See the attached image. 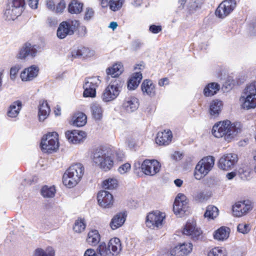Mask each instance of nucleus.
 <instances>
[{
  "label": "nucleus",
  "instance_id": "nucleus-62",
  "mask_svg": "<svg viewBox=\"0 0 256 256\" xmlns=\"http://www.w3.org/2000/svg\"><path fill=\"white\" fill-rule=\"evenodd\" d=\"M252 172L256 174V152L254 154L253 162H252Z\"/></svg>",
  "mask_w": 256,
  "mask_h": 256
},
{
  "label": "nucleus",
  "instance_id": "nucleus-38",
  "mask_svg": "<svg viewBox=\"0 0 256 256\" xmlns=\"http://www.w3.org/2000/svg\"><path fill=\"white\" fill-rule=\"evenodd\" d=\"M92 117L96 120H100L102 117L103 109L102 106L98 103H92L90 106Z\"/></svg>",
  "mask_w": 256,
  "mask_h": 256
},
{
  "label": "nucleus",
  "instance_id": "nucleus-6",
  "mask_svg": "<svg viewBox=\"0 0 256 256\" xmlns=\"http://www.w3.org/2000/svg\"><path fill=\"white\" fill-rule=\"evenodd\" d=\"M58 146V134L56 132H49L43 136L40 147L44 152L52 153L56 151Z\"/></svg>",
  "mask_w": 256,
  "mask_h": 256
},
{
  "label": "nucleus",
  "instance_id": "nucleus-49",
  "mask_svg": "<svg viewBox=\"0 0 256 256\" xmlns=\"http://www.w3.org/2000/svg\"><path fill=\"white\" fill-rule=\"evenodd\" d=\"M124 2V0H110L109 6L111 10L116 12L121 8Z\"/></svg>",
  "mask_w": 256,
  "mask_h": 256
},
{
  "label": "nucleus",
  "instance_id": "nucleus-57",
  "mask_svg": "<svg viewBox=\"0 0 256 256\" xmlns=\"http://www.w3.org/2000/svg\"><path fill=\"white\" fill-rule=\"evenodd\" d=\"M169 84V80L168 78H164L160 79L158 82V84L160 86H164Z\"/></svg>",
  "mask_w": 256,
  "mask_h": 256
},
{
  "label": "nucleus",
  "instance_id": "nucleus-35",
  "mask_svg": "<svg viewBox=\"0 0 256 256\" xmlns=\"http://www.w3.org/2000/svg\"><path fill=\"white\" fill-rule=\"evenodd\" d=\"M50 108L46 101L40 102L39 106L38 117L40 121H44L50 112Z\"/></svg>",
  "mask_w": 256,
  "mask_h": 256
},
{
  "label": "nucleus",
  "instance_id": "nucleus-63",
  "mask_svg": "<svg viewBox=\"0 0 256 256\" xmlns=\"http://www.w3.org/2000/svg\"><path fill=\"white\" fill-rule=\"evenodd\" d=\"M196 200L201 202L204 198V196L202 192H198L195 196Z\"/></svg>",
  "mask_w": 256,
  "mask_h": 256
},
{
  "label": "nucleus",
  "instance_id": "nucleus-23",
  "mask_svg": "<svg viewBox=\"0 0 256 256\" xmlns=\"http://www.w3.org/2000/svg\"><path fill=\"white\" fill-rule=\"evenodd\" d=\"M140 105L138 99L134 96L126 98L122 104L123 109L127 112H132L136 111Z\"/></svg>",
  "mask_w": 256,
  "mask_h": 256
},
{
  "label": "nucleus",
  "instance_id": "nucleus-52",
  "mask_svg": "<svg viewBox=\"0 0 256 256\" xmlns=\"http://www.w3.org/2000/svg\"><path fill=\"white\" fill-rule=\"evenodd\" d=\"M130 164L128 163L123 164L119 167L118 170L120 174H124L129 171L130 169Z\"/></svg>",
  "mask_w": 256,
  "mask_h": 256
},
{
  "label": "nucleus",
  "instance_id": "nucleus-46",
  "mask_svg": "<svg viewBox=\"0 0 256 256\" xmlns=\"http://www.w3.org/2000/svg\"><path fill=\"white\" fill-rule=\"evenodd\" d=\"M238 172L242 179L246 180L250 177L252 170L248 166H244L238 170Z\"/></svg>",
  "mask_w": 256,
  "mask_h": 256
},
{
  "label": "nucleus",
  "instance_id": "nucleus-64",
  "mask_svg": "<svg viewBox=\"0 0 256 256\" xmlns=\"http://www.w3.org/2000/svg\"><path fill=\"white\" fill-rule=\"evenodd\" d=\"M145 66L144 63H140L139 64H136L135 65L134 67V69L135 70H142L144 69Z\"/></svg>",
  "mask_w": 256,
  "mask_h": 256
},
{
  "label": "nucleus",
  "instance_id": "nucleus-15",
  "mask_svg": "<svg viewBox=\"0 0 256 256\" xmlns=\"http://www.w3.org/2000/svg\"><path fill=\"white\" fill-rule=\"evenodd\" d=\"M182 232L184 234L190 236L193 240L198 239L202 234L201 230L198 228L196 222L194 220H189L184 226Z\"/></svg>",
  "mask_w": 256,
  "mask_h": 256
},
{
  "label": "nucleus",
  "instance_id": "nucleus-50",
  "mask_svg": "<svg viewBox=\"0 0 256 256\" xmlns=\"http://www.w3.org/2000/svg\"><path fill=\"white\" fill-rule=\"evenodd\" d=\"M21 68V66L20 64H16L12 66L10 70V78L12 80H15L18 76V74L19 70Z\"/></svg>",
  "mask_w": 256,
  "mask_h": 256
},
{
  "label": "nucleus",
  "instance_id": "nucleus-61",
  "mask_svg": "<svg viewBox=\"0 0 256 256\" xmlns=\"http://www.w3.org/2000/svg\"><path fill=\"white\" fill-rule=\"evenodd\" d=\"M116 159L118 161H122L124 158V155L122 152H116Z\"/></svg>",
  "mask_w": 256,
  "mask_h": 256
},
{
  "label": "nucleus",
  "instance_id": "nucleus-17",
  "mask_svg": "<svg viewBox=\"0 0 256 256\" xmlns=\"http://www.w3.org/2000/svg\"><path fill=\"white\" fill-rule=\"evenodd\" d=\"M98 202L100 206L105 208L112 207L114 204L112 195L108 192L102 190L97 195Z\"/></svg>",
  "mask_w": 256,
  "mask_h": 256
},
{
  "label": "nucleus",
  "instance_id": "nucleus-4",
  "mask_svg": "<svg viewBox=\"0 0 256 256\" xmlns=\"http://www.w3.org/2000/svg\"><path fill=\"white\" fill-rule=\"evenodd\" d=\"M92 160L94 164L104 171L110 170L114 166V161L112 154L104 150H96L94 153Z\"/></svg>",
  "mask_w": 256,
  "mask_h": 256
},
{
  "label": "nucleus",
  "instance_id": "nucleus-20",
  "mask_svg": "<svg viewBox=\"0 0 256 256\" xmlns=\"http://www.w3.org/2000/svg\"><path fill=\"white\" fill-rule=\"evenodd\" d=\"M65 136L70 142L77 144L82 142L86 134L82 130H71L66 131Z\"/></svg>",
  "mask_w": 256,
  "mask_h": 256
},
{
  "label": "nucleus",
  "instance_id": "nucleus-26",
  "mask_svg": "<svg viewBox=\"0 0 256 256\" xmlns=\"http://www.w3.org/2000/svg\"><path fill=\"white\" fill-rule=\"evenodd\" d=\"M230 228L226 226H221L213 233L214 238L219 242L226 240L230 236Z\"/></svg>",
  "mask_w": 256,
  "mask_h": 256
},
{
  "label": "nucleus",
  "instance_id": "nucleus-29",
  "mask_svg": "<svg viewBox=\"0 0 256 256\" xmlns=\"http://www.w3.org/2000/svg\"><path fill=\"white\" fill-rule=\"evenodd\" d=\"M126 215L124 213L120 212L115 215L112 219L110 226L113 230L122 226L126 220Z\"/></svg>",
  "mask_w": 256,
  "mask_h": 256
},
{
  "label": "nucleus",
  "instance_id": "nucleus-30",
  "mask_svg": "<svg viewBox=\"0 0 256 256\" xmlns=\"http://www.w3.org/2000/svg\"><path fill=\"white\" fill-rule=\"evenodd\" d=\"M108 248L112 256L118 254L122 250L120 240L117 238L110 239L108 244Z\"/></svg>",
  "mask_w": 256,
  "mask_h": 256
},
{
  "label": "nucleus",
  "instance_id": "nucleus-40",
  "mask_svg": "<svg viewBox=\"0 0 256 256\" xmlns=\"http://www.w3.org/2000/svg\"><path fill=\"white\" fill-rule=\"evenodd\" d=\"M55 252L52 247L48 246L45 250L38 248L34 252L32 256H54Z\"/></svg>",
  "mask_w": 256,
  "mask_h": 256
},
{
  "label": "nucleus",
  "instance_id": "nucleus-5",
  "mask_svg": "<svg viewBox=\"0 0 256 256\" xmlns=\"http://www.w3.org/2000/svg\"><path fill=\"white\" fill-rule=\"evenodd\" d=\"M134 168L135 170L141 168L142 172L146 176H154L160 172L161 166L156 160H145L142 163L140 161L136 162Z\"/></svg>",
  "mask_w": 256,
  "mask_h": 256
},
{
  "label": "nucleus",
  "instance_id": "nucleus-39",
  "mask_svg": "<svg viewBox=\"0 0 256 256\" xmlns=\"http://www.w3.org/2000/svg\"><path fill=\"white\" fill-rule=\"evenodd\" d=\"M83 4L76 0H72L68 5V11L72 14L80 13L82 10Z\"/></svg>",
  "mask_w": 256,
  "mask_h": 256
},
{
  "label": "nucleus",
  "instance_id": "nucleus-56",
  "mask_svg": "<svg viewBox=\"0 0 256 256\" xmlns=\"http://www.w3.org/2000/svg\"><path fill=\"white\" fill-rule=\"evenodd\" d=\"M28 6L32 9L38 8V0H28Z\"/></svg>",
  "mask_w": 256,
  "mask_h": 256
},
{
  "label": "nucleus",
  "instance_id": "nucleus-45",
  "mask_svg": "<svg viewBox=\"0 0 256 256\" xmlns=\"http://www.w3.org/2000/svg\"><path fill=\"white\" fill-rule=\"evenodd\" d=\"M56 190L54 186H45L41 190V194L44 198H52L54 196Z\"/></svg>",
  "mask_w": 256,
  "mask_h": 256
},
{
  "label": "nucleus",
  "instance_id": "nucleus-51",
  "mask_svg": "<svg viewBox=\"0 0 256 256\" xmlns=\"http://www.w3.org/2000/svg\"><path fill=\"white\" fill-rule=\"evenodd\" d=\"M237 230L239 232L242 234H246L250 231V227L248 224L242 223L238 224Z\"/></svg>",
  "mask_w": 256,
  "mask_h": 256
},
{
  "label": "nucleus",
  "instance_id": "nucleus-1",
  "mask_svg": "<svg viewBox=\"0 0 256 256\" xmlns=\"http://www.w3.org/2000/svg\"><path fill=\"white\" fill-rule=\"evenodd\" d=\"M242 129L240 122L226 120L216 123L212 127V133L216 138H224L226 141L230 142L241 132Z\"/></svg>",
  "mask_w": 256,
  "mask_h": 256
},
{
  "label": "nucleus",
  "instance_id": "nucleus-48",
  "mask_svg": "<svg viewBox=\"0 0 256 256\" xmlns=\"http://www.w3.org/2000/svg\"><path fill=\"white\" fill-rule=\"evenodd\" d=\"M96 254V256H107L108 254H111L105 243H102L99 245Z\"/></svg>",
  "mask_w": 256,
  "mask_h": 256
},
{
  "label": "nucleus",
  "instance_id": "nucleus-34",
  "mask_svg": "<svg viewBox=\"0 0 256 256\" xmlns=\"http://www.w3.org/2000/svg\"><path fill=\"white\" fill-rule=\"evenodd\" d=\"M22 14L18 10L8 4L4 13V17L8 21H14Z\"/></svg>",
  "mask_w": 256,
  "mask_h": 256
},
{
  "label": "nucleus",
  "instance_id": "nucleus-36",
  "mask_svg": "<svg viewBox=\"0 0 256 256\" xmlns=\"http://www.w3.org/2000/svg\"><path fill=\"white\" fill-rule=\"evenodd\" d=\"M220 88V85L218 83L210 82L204 88V94L206 96H212L217 93Z\"/></svg>",
  "mask_w": 256,
  "mask_h": 256
},
{
  "label": "nucleus",
  "instance_id": "nucleus-9",
  "mask_svg": "<svg viewBox=\"0 0 256 256\" xmlns=\"http://www.w3.org/2000/svg\"><path fill=\"white\" fill-rule=\"evenodd\" d=\"M165 217V214L158 210L150 212L146 216V226L152 229L160 228L162 226Z\"/></svg>",
  "mask_w": 256,
  "mask_h": 256
},
{
  "label": "nucleus",
  "instance_id": "nucleus-12",
  "mask_svg": "<svg viewBox=\"0 0 256 256\" xmlns=\"http://www.w3.org/2000/svg\"><path fill=\"white\" fill-rule=\"evenodd\" d=\"M188 208V200L185 195L178 194L176 198L173 210L174 213L179 216L184 214Z\"/></svg>",
  "mask_w": 256,
  "mask_h": 256
},
{
  "label": "nucleus",
  "instance_id": "nucleus-55",
  "mask_svg": "<svg viewBox=\"0 0 256 256\" xmlns=\"http://www.w3.org/2000/svg\"><path fill=\"white\" fill-rule=\"evenodd\" d=\"M150 32L153 34H158L162 31V27L160 26L152 25L149 28Z\"/></svg>",
  "mask_w": 256,
  "mask_h": 256
},
{
  "label": "nucleus",
  "instance_id": "nucleus-59",
  "mask_svg": "<svg viewBox=\"0 0 256 256\" xmlns=\"http://www.w3.org/2000/svg\"><path fill=\"white\" fill-rule=\"evenodd\" d=\"M46 6L50 10H55L54 3L52 0H46Z\"/></svg>",
  "mask_w": 256,
  "mask_h": 256
},
{
  "label": "nucleus",
  "instance_id": "nucleus-18",
  "mask_svg": "<svg viewBox=\"0 0 256 256\" xmlns=\"http://www.w3.org/2000/svg\"><path fill=\"white\" fill-rule=\"evenodd\" d=\"M192 247L190 242L180 244L171 250L170 254L174 256H187L192 252Z\"/></svg>",
  "mask_w": 256,
  "mask_h": 256
},
{
  "label": "nucleus",
  "instance_id": "nucleus-16",
  "mask_svg": "<svg viewBox=\"0 0 256 256\" xmlns=\"http://www.w3.org/2000/svg\"><path fill=\"white\" fill-rule=\"evenodd\" d=\"M38 48L37 45L26 43L20 50L18 58L21 60H24L28 56L34 58L36 56Z\"/></svg>",
  "mask_w": 256,
  "mask_h": 256
},
{
  "label": "nucleus",
  "instance_id": "nucleus-58",
  "mask_svg": "<svg viewBox=\"0 0 256 256\" xmlns=\"http://www.w3.org/2000/svg\"><path fill=\"white\" fill-rule=\"evenodd\" d=\"M84 256H96V254L94 250L89 248L85 252Z\"/></svg>",
  "mask_w": 256,
  "mask_h": 256
},
{
  "label": "nucleus",
  "instance_id": "nucleus-31",
  "mask_svg": "<svg viewBox=\"0 0 256 256\" xmlns=\"http://www.w3.org/2000/svg\"><path fill=\"white\" fill-rule=\"evenodd\" d=\"M100 240V235L98 230H91L88 232L86 239V242L88 244L95 246L99 243Z\"/></svg>",
  "mask_w": 256,
  "mask_h": 256
},
{
  "label": "nucleus",
  "instance_id": "nucleus-47",
  "mask_svg": "<svg viewBox=\"0 0 256 256\" xmlns=\"http://www.w3.org/2000/svg\"><path fill=\"white\" fill-rule=\"evenodd\" d=\"M208 256H226V252L222 248L215 247L208 252Z\"/></svg>",
  "mask_w": 256,
  "mask_h": 256
},
{
  "label": "nucleus",
  "instance_id": "nucleus-19",
  "mask_svg": "<svg viewBox=\"0 0 256 256\" xmlns=\"http://www.w3.org/2000/svg\"><path fill=\"white\" fill-rule=\"evenodd\" d=\"M72 22L71 23L67 22H61L57 30V36L60 39H63L68 35L73 34L75 26L72 24Z\"/></svg>",
  "mask_w": 256,
  "mask_h": 256
},
{
  "label": "nucleus",
  "instance_id": "nucleus-2",
  "mask_svg": "<svg viewBox=\"0 0 256 256\" xmlns=\"http://www.w3.org/2000/svg\"><path fill=\"white\" fill-rule=\"evenodd\" d=\"M240 108L250 110L256 108V82L248 84L244 89L239 98Z\"/></svg>",
  "mask_w": 256,
  "mask_h": 256
},
{
  "label": "nucleus",
  "instance_id": "nucleus-8",
  "mask_svg": "<svg viewBox=\"0 0 256 256\" xmlns=\"http://www.w3.org/2000/svg\"><path fill=\"white\" fill-rule=\"evenodd\" d=\"M121 90V82L118 80L112 82L103 91L101 98L104 102H109L114 100Z\"/></svg>",
  "mask_w": 256,
  "mask_h": 256
},
{
  "label": "nucleus",
  "instance_id": "nucleus-24",
  "mask_svg": "<svg viewBox=\"0 0 256 256\" xmlns=\"http://www.w3.org/2000/svg\"><path fill=\"white\" fill-rule=\"evenodd\" d=\"M95 52L88 48L81 47L72 50L71 56L74 58H86L94 56Z\"/></svg>",
  "mask_w": 256,
  "mask_h": 256
},
{
  "label": "nucleus",
  "instance_id": "nucleus-7",
  "mask_svg": "<svg viewBox=\"0 0 256 256\" xmlns=\"http://www.w3.org/2000/svg\"><path fill=\"white\" fill-rule=\"evenodd\" d=\"M214 159L209 156L202 159L195 168L194 177L196 180H200L206 176L214 166Z\"/></svg>",
  "mask_w": 256,
  "mask_h": 256
},
{
  "label": "nucleus",
  "instance_id": "nucleus-3",
  "mask_svg": "<svg viewBox=\"0 0 256 256\" xmlns=\"http://www.w3.org/2000/svg\"><path fill=\"white\" fill-rule=\"evenodd\" d=\"M84 168L80 163L71 166L63 176V183L68 188H72L80 180L84 174Z\"/></svg>",
  "mask_w": 256,
  "mask_h": 256
},
{
  "label": "nucleus",
  "instance_id": "nucleus-43",
  "mask_svg": "<svg viewBox=\"0 0 256 256\" xmlns=\"http://www.w3.org/2000/svg\"><path fill=\"white\" fill-rule=\"evenodd\" d=\"M218 214V208L214 206H208L206 208L204 216L208 219H214Z\"/></svg>",
  "mask_w": 256,
  "mask_h": 256
},
{
  "label": "nucleus",
  "instance_id": "nucleus-33",
  "mask_svg": "<svg viewBox=\"0 0 256 256\" xmlns=\"http://www.w3.org/2000/svg\"><path fill=\"white\" fill-rule=\"evenodd\" d=\"M87 118L82 112L75 114L72 117V124L76 126L80 127L84 126L86 123Z\"/></svg>",
  "mask_w": 256,
  "mask_h": 256
},
{
  "label": "nucleus",
  "instance_id": "nucleus-41",
  "mask_svg": "<svg viewBox=\"0 0 256 256\" xmlns=\"http://www.w3.org/2000/svg\"><path fill=\"white\" fill-rule=\"evenodd\" d=\"M86 228V223L84 219L80 218L76 220L73 226V230L75 233L80 234Z\"/></svg>",
  "mask_w": 256,
  "mask_h": 256
},
{
  "label": "nucleus",
  "instance_id": "nucleus-54",
  "mask_svg": "<svg viewBox=\"0 0 256 256\" xmlns=\"http://www.w3.org/2000/svg\"><path fill=\"white\" fill-rule=\"evenodd\" d=\"M94 12L92 8H87L85 12L84 19L86 20H89L94 16Z\"/></svg>",
  "mask_w": 256,
  "mask_h": 256
},
{
  "label": "nucleus",
  "instance_id": "nucleus-10",
  "mask_svg": "<svg viewBox=\"0 0 256 256\" xmlns=\"http://www.w3.org/2000/svg\"><path fill=\"white\" fill-rule=\"evenodd\" d=\"M99 76H94L85 80L84 84V97H94L96 94V88L100 83Z\"/></svg>",
  "mask_w": 256,
  "mask_h": 256
},
{
  "label": "nucleus",
  "instance_id": "nucleus-42",
  "mask_svg": "<svg viewBox=\"0 0 256 256\" xmlns=\"http://www.w3.org/2000/svg\"><path fill=\"white\" fill-rule=\"evenodd\" d=\"M8 4L22 14L26 4L24 0H10Z\"/></svg>",
  "mask_w": 256,
  "mask_h": 256
},
{
  "label": "nucleus",
  "instance_id": "nucleus-21",
  "mask_svg": "<svg viewBox=\"0 0 256 256\" xmlns=\"http://www.w3.org/2000/svg\"><path fill=\"white\" fill-rule=\"evenodd\" d=\"M140 88L142 94L144 96L153 98L156 94V86L150 79H146L143 80L140 86Z\"/></svg>",
  "mask_w": 256,
  "mask_h": 256
},
{
  "label": "nucleus",
  "instance_id": "nucleus-32",
  "mask_svg": "<svg viewBox=\"0 0 256 256\" xmlns=\"http://www.w3.org/2000/svg\"><path fill=\"white\" fill-rule=\"evenodd\" d=\"M124 70L123 66L120 62L116 63L112 66L109 67L106 70V72L108 76L112 78L118 76Z\"/></svg>",
  "mask_w": 256,
  "mask_h": 256
},
{
  "label": "nucleus",
  "instance_id": "nucleus-11",
  "mask_svg": "<svg viewBox=\"0 0 256 256\" xmlns=\"http://www.w3.org/2000/svg\"><path fill=\"white\" fill-rule=\"evenodd\" d=\"M235 0H225L216 8V14L220 18H224L232 12L236 6Z\"/></svg>",
  "mask_w": 256,
  "mask_h": 256
},
{
  "label": "nucleus",
  "instance_id": "nucleus-25",
  "mask_svg": "<svg viewBox=\"0 0 256 256\" xmlns=\"http://www.w3.org/2000/svg\"><path fill=\"white\" fill-rule=\"evenodd\" d=\"M172 138V132L169 130H166L158 133L156 142L159 145L166 146L171 142Z\"/></svg>",
  "mask_w": 256,
  "mask_h": 256
},
{
  "label": "nucleus",
  "instance_id": "nucleus-53",
  "mask_svg": "<svg viewBox=\"0 0 256 256\" xmlns=\"http://www.w3.org/2000/svg\"><path fill=\"white\" fill-rule=\"evenodd\" d=\"M66 2L64 0H61L56 5L55 11L57 13H62L66 8Z\"/></svg>",
  "mask_w": 256,
  "mask_h": 256
},
{
  "label": "nucleus",
  "instance_id": "nucleus-22",
  "mask_svg": "<svg viewBox=\"0 0 256 256\" xmlns=\"http://www.w3.org/2000/svg\"><path fill=\"white\" fill-rule=\"evenodd\" d=\"M38 68L32 65L24 68L20 74V78L22 82H28L32 80L38 74Z\"/></svg>",
  "mask_w": 256,
  "mask_h": 256
},
{
  "label": "nucleus",
  "instance_id": "nucleus-44",
  "mask_svg": "<svg viewBox=\"0 0 256 256\" xmlns=\"http://www.w3.org/2000/svg\"><path fill=\"white\" fill-rule=\"evenodd\" d=\"M118 186V181L114 178H108L102 182V187L105 189L113 190Z\"/></svg>",
  "mask_w": 256,
  "mask_h": 256
},
{
  "label": "nucleus",
  "instance_id": "nucleus-28",
  "mask_svg": "<svg viewBox=\"0 0 256 256\" xmlns=\"http://www.w3.org/2000/svg\"><path fill=\"white\" fill-rule=\"evenodd\" d=\"M223 104L222 101L214 100L210 104L209 112L211 116L216 118L220 113L222 108Z\"/></svg>",
  "mask_w": 256,
  "mask_h": 256
},
{
  "label": "nucleus",
  "instance_id": "nucleus-37",
  "mask_svg": "<svg viewBox=\"0 0 256 256\" xmlns=\"http://www.w3.org/2000/svg\"><path fill=\"white\" fill-rule=\"evenodd\" d=\"M22 106V102L20 100H16L12 102L10 106L8 112V116L10 118L16 117L20 112Z\"/></svg>",
  "mask_w": 256,
  "mask_h": 256
},
{
  "label": "nucleus",
  "instance_id": "nucleus-27",
  "mask_svg": "<svg viewBox=\"0 0 256 256\" xmlns=\"http://www.w3.org/2000/svg\"><path fill=\"white\" fill-rule=\"evenodd\" d=\"M142 78V76L140 72H136L134 73L128 81V88L130 90H136Z\"/></svg>",
  "mask_w": 256,
  "mask_h": 256
},
{
  "label": "nucleus",
  "instance_id": "nucleus-60",
  "mask_svg": "<svg viewBox=\"0 0 256 256\" xmlns=\"http://www.w3.org/2000/svg\"><path fill=\"white\" fill-rule=\"evenodd\" d=\"M142 45L143 43L141 41L139 40H136L134 42L132 46L135 50H138L140 48Z\"/></svg>",
  "mask_w": 256,
  "mask_h": 256
},
{
  "label": "nucleus",
  "instance_id": "nucleus-14",
  "mask_svg": "<svg viewBox=\"0 0 256 256\" xmlns=\"http://www.w3.org/2000/svg\"><path fill=\"white\" fill-rule=\"evenodd\" d=\"M252 209L251 202L248 200L240 201L232 206L233 214L237 217L246 214Z\"/></svg>",
  "mask_w": 256,
  "mask_h": 256
},
{
  "label": "nucleus",
  "instance_id": "nucleus-13",
  "mask_svg": "<svg viewBox=\"0 0 256 256\" xmlns=\"http://www.w3.org/2000/svg\"><path fill=\"white\" fill-rule=\"evenodd\" d=\"M238 161L237 155L234 154H227L222 156L218 162L220 169L228 170L232 168Z\"/></svg>",
  "mask_w": 256,
  "mask_h": 256
}]
</instances>
